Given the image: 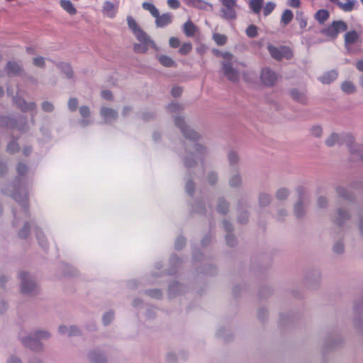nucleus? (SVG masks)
<instances>
[{
	"label": "nucleus",
	"mask_w": 363,
	"mask_h": 363,
	"mask_svg": "<svg viewBox=\"0 0 363 363\" xmlns=\"http://www.w3.org/2000/svg\"><path fill=\"white\" fill-rule=\"evenodd\" d=\"M359 38V35L355 30H351L345 35V45L348 48V45L354 44Z\"/></svg>",
	"instance_id": "obj_19"
},
{
	"label": "nucleus",
	"mask_w": 363,
	"mask_h": 363,
	"mask_svg": "<svg viewBox=\"0 0 363 363\" xmlns=\"http://www.w3.org/2000/svg\"><path fill=\"white\" fill-rule=\"evenodd\" d=\"M347 29L346 23L342 21H335L331 25L322 30V33L328 37L336 38L340 32Z\"/></svg>",
	"instance_id": "obj_8"
},
{
	"label": "nucleus",
	"mask_w": 363,
	"mask_h": 363,
	"mask_svg": "<svg viewBox=\"0 0 363 363\" xmlns=\"http://www.w3.org/2000/svg\"><path fill=\"white\" fill-rule=\"evenodd\" d=\"M223 60L222 65V73L230 82H237L240 79V73L238 70L233 66V55L225 52L221 53Z\"/></svg>",
	"instance_id": "obj_3"
},
{
	"label": "nucleus",
	"mask_w": 363,
	"mask_h": 363,
	"mask_svg": "<svg viewBox=\"0 0 363 363\" xmlns=\"http://www.w3.org/2000/svg\"><path fill=\"white\" fill-rule=\"evenodd\" d=\"M267 49L271 56L277 60H281L284 58L289 60L293 57L291 50L286 46L276 47L269 45Z\"/></svg>",
	"instance_id": "obj_7"
},
{
	"label": "nucleus",
	"mask_w": 363,
	"mask_h": 363,
	"mask_svg": "<svg viewBox=\"0 0 363 363\" xmlns=\"http://www.w3.org/2000/svg\"><path fill=\"white\" fill-rule=\"evenodd\" d=\"M142 6L145 10L148 11L153 17L155 18L158 16L159 11L153 4L149 2H143Z\"/></svg>",
	"instance_id": "obj_32"
},
{
	"label": "nucleus",
	"mask_w": 363,
	"mask_h": 363,
	"mask_svg": "<svg viewBox=\"0 0 363 363\" xmlns=\"http://www.w3.org/2000/svg\"><path fill=\"white\" fill-rule=\"evenodd\" d=\"M341 89L343 92L350 94L354 93L356 91V87L352 82L350 81H345L341 84Z\"/></svg>",
	"instance_id": "obj_29"
},
{
	"label": "nucleus",
	"mask_w": 363,
	"mask_h": 363,
	"mask_svg": "<svg viewBox=\"0 0 363 363\" xmlns=\"http://www.w3.org/2000/svg\"><path fill=\"white\" fill-rule=\"evenodd\" d=\"M350 218L349 213L346 211V210L343 208H339L337 210V217L336 218V223L338 225H342L345 220H347Z\"/></svg>",
	"instance_id": "obj_28"
},
{
	"label": "nucleus",
	"mask_w": 363,
	"mask_h": 363,
	"mask_svg": "<svg viewBox=\"0 0 363 363\" xmlns=\"http://www.w3.org/2000/svg\"><path fill=\"white\" fill-rule=\"evenodd\" d=\"M114 314L113 312H107L103 315V323L105 325H108L113 319Z\"/></svg>",
	"instance_id": "obj_51"
},
{
	"label": "nucleus",
	"mask_w": 363,
	"mask_h": 363,
	"mask_svg": "<svg viewBox=\"0 0 363 363\" xmlns=\"http://www.w3.org/2000/svg\"><path fill=\"white\" fill-rule=\"evenodd\" d=\"M229 208V205L228 202L223 198H220L218 200V205L216 207V210L218 213L225 214L228 212Z\"/></svg>",
	"instance_id": "obj_27"
},
{
	"label": "nucleus",
	"mask_w": 363,
	"mask_h": 363,
	"mask_svg": "<svg viewBox=\"0 0 363 363\" xmlns=\"http://www.w3.org/2000/svg\"><path fill=\"white\" fill-rule=\"evenodd\" d=\"M357 4L356 0H347L346 3H338V6L345 12H350L354 9Z\"/></svg>",
	"instance_id": "obj_24"
},
{
	"label": "nucleus",
	"mask_w": 363,
	"mask_h": 363,
	"mask_svg": "<svg viewBox=\"0 0 363 363\" xmlns=\"http://www.w3.org/2000/svg\"><path fill=\"white\" fill-rule=\"evenodd\" d=\"M104 13L109 18H113L116 13L115 5L111 1H105L103 6Z\"/></svg>",
	"instance_id": "obj_18"
},
{
	"label": "nucleus",
	"mask_w": 363,
	"mask_h": 363,
	"mask_svg": "<svg viewBox=\"0 0 363 363\" xmlns=\"http://www.w3.org/2000/svg\"><path fill=\"white\" fill-rule=\"evenodd\" d=\"M223 8L221 9V16L226 20H233L236 18V0H220Z\"/></svg>",
	"instance_id": "obj_9"
},
{
	"label": "nucleus",
	"mask_w": 363,
	"mask_h": 363,
	"mask_svg": "<svg viewBox=\"0 0 363 363\" xmlns=\"http://www.w3.org/2000/svg\"><path fill=\"white\" fill-rule=\"evenodd\" d=\"M79 113L84 118H87L90 116V109L87 106H82L79 108Z\"/></svg>",
	"instance_id": "obj_53"
},
{
	"label": "nucleus",
	"mask_w": 363,
	"mask_h": 363,
	"mask_svg": "<svg viewBox=\"0 0 363 363\" xmlns=\"http://www.w3.org/2000/svg\"><path fill=\"white\" fill-rule=\"evenodd\" d=\"M337 72L335 70H330L325 72L323 75L319 77L320 82L325 84H328L335 81L337 77Z\"/></svg>",
	"instance_id": "obj_16"
},
{
	"label": "nucleus",
	"mask_w": 363,
	"mask_h": 363,
	"mask_svg": "<svg viewBox=\"0 0 363 363\" xmlns=\"http://www.w3.org/2000/svg\"><path fill=\"white\" fill-rule=\"evenodd\" d=\"M207 180L209 184H213L217 182L218 176L215 172H211L207 177Z\"/></svg>",
	"instance_id": "obj_61"
},
{
	"label": "nucleus",
	"mask_w": 363,
	"mask_h": 363,
	"mask_svg": "<svg viewBox=\"0 0 363 363\" xmlns=\"http://www.w3.org/2000/svg\"><path fill=\"white\" fill-rule=\"evenodd\" d=\"M294 14L291 11L286 9L285 10L281 18V21L283 23L285 26L288 25L293 19Z\"/></svg>",
	"instance_id": "obj_35"
},
{
	"label": "nucleus",
	"mask_w": 363,
	"mask_h": 363,
	"mask_svg": "<svg viewBox=\"0 0 363 363\" xmlns=\"http://www.w3.org/2000/svg\"><path fill=\"white\" fill-rule=\"evenodd\" d=\"M290 96L294 101L301 104H306L307 103L308 98L306 92L303 91H301L298 89H292L290 91Z\"/></svg>",
	"instance_id": "obj_15"
},
{
	"label": "nucleus",
	"mask_w": 363,
	"mask_h": 363,
	"mask_svg": "<svg viewBox=\"0 0 363 363\" xmlns=\"http://www.w3.org/2000/svg\"><path fill=\"white\" fill-rule=\"evenodd\" d=\"M33 64L37 67L44 68L45 66V58L41 56L35 57L33 59Z\"/></svg>",
	"instance_id": "obj_42"
},
{
	"label": "nucleus",
	"mask_w": 363,
	"mask_h": 363,
	"mask_svg": "<svg viewBox=\"0 0 363 363\" xmlns=\"http://www.w3.org/2000/svg\"><path fill=\"white\" fill-rule=\"evenodd\" d=\"M12 190L2 189L3 194L13 197L21 206L20 215H22L24 218L28 217V209L26 205L28 195L26 186L19 182L18 183V186H12Z\"/></svg>",
	"instance_id": "obj_2"
},
{
	"label": "nucleus",
	"mask_w": 363,
	"mask_h": 363,
	"mask_svg": "<svg viewBox=\"0 0 363 363\" xmlns=\"http://www.w3.org/2000/svg\"><path fill=\"white\" fill-rule=\"evenodd\" d=\"M276 4L274 2H267L263 9V14L265 16H269L274 9Z\"/></svg>",
	"instance_id": "obj_40"
},
{
	"label": "nucleus",
	"mask_w": 363,
	"mask_h": 363,
	"mask_svg": "<svg viewBox=\"0 0 363 363\" xmlns=\"http://www.w3.org/2000/svg\"><path fill=\"white\" fill-rule=\"evenodd\" d=\"M242 179L239 174L232 176L229 180V184L231 187H238L241 184Z\"/></svg>",
	"instance_id": "obj_38"
},
{
	"label": "nucleus",
	"mask_w": 363,
	"mask_h": 363,
	"mask_svg": "<svg viewBox=\"0 0 363 363\" xmlns=\"http://www.w3.org/2000/svg\"><path fill=\"white\" fill-rule=\"evenodd\" d=\"M6 363H23V362L18 357L12 354L7 358Z\"/></svg>",
	"instance_id": "obj_58"
},
{
	"label": "nucleus",
	"mask_w": 363,
	"mask_h": 363,
	"mask_svg": "<svg viewBox=\"0 0 363 363\" xmlns=\"http://www.w3.org/2000/svg\"><path fill=\"white\" fill-rule=\"evenodd\" d=\"M246 34L250 38H255L257 36V27L255 25H250L246 29Z\"/></svg>",
	"instance_id": "obj_41"
},
{
	"label": "nucleus",
	"mask_w": 363,
	"mask_h": 363,
	"mask_svg": "<svg viewBox=\"0 0 363 363\" xmlns=\"http://www.w3.org/2000/svg\"><path fill=\"white\" fill-rule=\"evenodd\" d=\"M136 39L140 42L133 45V50L136 53H145L150 47L157 48L154 41L143 30L135 35Z\"/></svg>",
	"instance_id": "obj_4"
},
{
	"label": "nucleus",
	"mask_w": 363,
	"mask_h": 363,
	"mask_svg": "<svg viewBox=\"0 0 363 363\" xmlns=\"http://www.w3.org/2000/svg\"><path fill=\"white\" fill-rule=\"evenodd\" d=\"M228 161L231 166H233L236 164H238L239 161V157L235 152H230L228 153Z\"/></svg>",
	"instance_id": "obj_46"
},
{
	"label": "nucleus",
	"mask_w": 363,
	"mask_h": 363,
	"mask_svg": "<svg viewBox=\"0 0 363 363\" xmlns=\"http://www.w3.org/2000/svg\"><path fill=\"white\" fill-rule=\"evenodd\" d=\"M67 106L71 111H75L78 106V100L76 98H70L68 101Z\"/></svg>",
	"instance_id": "obj_49"
},
{
	"label": "nucleus",
	"mask_w": 363,
	"mask_h": 363,
	"mask_svg": "<svg viewBox=\"0 0 363 363\" xmlns=\"http://www.w3.org/2000/svg\"><path fill=\"white\" fill-rule=\"evenodd\" d=\"M213 38L218 45H223L225 44L227 40V37L225 35L220 33L213 34Z\"/></svg>",
	"instance_id": "obj_39"
},
{
	"label": "nucleus",
	"mask_w": 363,
	"mask_h": 363,
	"mask_svg": "<svg viewBox=\"0 0 363 363\" xmlns=\"http://www.w3.org/2000/svg\"><path fill=\"white\" fill-rule=\"evenodd\" d=\"M182 109H183V106L177 103H172V104H169L167 106V110L172 113L178 112Z\"/></svg>",
	"instance_id": "obj_48"
},
{
	"label": "nucleus",
	"mask_w": 363,
	"mask_h": 363,
	"mask_svg": "<svg viewBox=\"0 0 363 363\" xmlns=\"http://www.w3.org/2000/svg\"><path fill=\"white\" fill-rule=\"evenodd\" d=\"M36 236H37V238L38 240V242H39V244L43 247H47V242L46 240H45L43 239V235L42 234L41 232H40L39 230H38L36 232Z\"/></svg>",
	"instance_id": "obj_57"
},
{
	"label": "nucleus",
	"mask_w": 363,
	"mask_h": 363,
	"mask_svg": "<svg viewBox=\"0 0 363 363\" xmlns=\"http://www.w3.org/2000/svg\"><path fill=\"white\" fill-rule=\"evenodd\" d=\"M198 4H195V7H197V8H199V9H206L208 6H209L211 9L213 8L212 5L207 3V2H205L202 0H199V2L197 3Z\"/></svg>",
	"instance_id": "obj_62"
},
{
	"label": "nucleus",
	"mask_w": 363,
	"mask_h": 363,
	"mask_svg": "<svg viewBox=\"0 0 363 363\" xmlns=\"http://www.w3.org/2000/svg\"><path fill=\"white\" fill-rule=\"evenodd\" d=\"M261 82L267 86H272L277 81V74L269 68H264L261 72Z\"/></svg>",
	"instance_id": "obj_11"
},
{
	"label": "nucleus",
	"mask_w": 363,
	"mask_h": 363,
	"mask_svg": "<svg viewBox=\"0 0 363 363\" xmlns=\"http://www.w3.org/2000/svg\"><path fill=\"white\" fill-rule=\"evenodd\" d=\"M158 60L161 65L166 67H174L177 66L176 62L167 55H160L158 57Z\"/></svg>",
	"instance_id": "obj_21"
},
{
	"label": "nucleus",
	"mask_w": 363,
	"mask_h": 363,
	"mask_svg": "<svg viewBox=\"0 0 363 363\" xmlns=\"http://www.w3.org/2000/svg\"><path fill=\"white\" fill-rule=\"evenodd\" d=\"M100 115L104 122L108 123L115 121L118 118L117 111L106 106H102L101 108Z\"/></svg>",
	"instance_id": "obj_12"
},
{
	"label": "nucleus",
	"mask_w": 363,
	"mask_h": 363,
	"mask_svg": "<svg viewBox=\"0 0 363 363\" xmlns=\"http://www.w3.org/2000/svg\"><path fill=\"white\" fill-rule=\"evenodd\" d=\"M19 150L18 143L15 141L10 142L7 145V150L11 153H14Z\"/></svg>",
	"instance_id": "obj_52"
},
{
	"label": "nucleus",
	"mask_w": 363,
	"mask_h": 363,
	"mask_svg": "<svg viewBox=\"0 0 363 363\" xmlns=\"http://www.w3.org/2000/svg\"><path fill=\"white\" fill-rule=\"evenodd\" d=\"M29 233V225L27 223H24L23 228L18 232V236L21 238H26Z\"/></svg>",
	"instance_id": "obj_54"
},
{
	"label": "nucleus",
	"mask_w": 363,
	"mask_h": 363,
	"mask_svg": "<svg viewBox=\"0 0 363 363\" xmlns=\"http://www.w3.org/2000/svg\"><path fill=\"white\" fill-rule=\"evenodd\" d=\"M43 111L45 112H52L54 110V105L48 101H45L41 104Z\"/></svg>",
	"instance_id": "obj_50"
},
{
	"label": "nucleus",
	"mask_w": 363,
	"mask_h": 363,
	"mask_svg": "<svg viewBox=\"0 0 363 363\" xmlns=\"http://www.w3.org/2000/svg\"><path fill=\"white\" fill-rule=\"evenodd\" d=\"M329 18V12L325 9L318 10L315 15V20L320 23H323Z\"/></svg>",
	"instance_id": "obj_26"
},
{
	"label": "nucleus",
	"mask_w": 363,
	"mask_h": 363,
	"mask_svg": "<svg viewBox=\"0 0 363 363\" xmlns=\"http://www.w3.org/2000/svg\"><path fill=\"white\" fill-rule=\"evenodd\" d=\"M272 201L271 196L267 193H260L259 195V204L260 206H267Z\"/></svg>",
	"instance_id": "obj_33"
},
{
	"label": "nucleus",
	"mask_w": 363,
	"mask_h": 363,
	"mask_svg": "<svg viewBox=\"0 0 363 363\" xmlns=\"http://www.w3.org/2000/svg\"><path fill=\"white\" fill-rule=\"evenodd\" d=\"M311 134L315 138H320L323 135V129L320 125H314L311 128Z\"/></svg>",
	"instance_id": "obj_44"
},
{
	"label": "nucleus",
	"mask_w": 363,
	"mask_h": 363,
	"mask_svg": "<svg viewBox=\"0 0 363 363\" xmlns=\"http://www.w3.org/2000/svg\"><path fill=\"white\" fill-rule=\"evenodd\" d=\"M6 71L9 75H18L23 72V67L17 62L9 61L6 64Z\"/></svg>",
	"instance_id": "obj_14"
},
{
	"label": "nucleus",
	"mask_w": 363,
	"mask_h": 363,
	"mask_svg": "<svg viewBox=\"0 0 363 363\" xmlns=\"http://www.w3.org/2000/svg\"><path fill=\"white\" fill-rule=\"evenodd\" d=\"M183 29L186 36L192 37L196 33V27L191 21H188L184 24Z\"/></svg>",
	"instance_id": "obj_22"
},
{
	"label": "nucleus",
	"mask_w": 363,
	"mask_h": 363,
	"mask_svg": "<svg viewBox=\"0 0 363 363\" xmlns=\"http://www.w3.org/2000/svg\"><path fill=\"white\" fill-rule=\"evenodd\" d=\"M192 50V45L190 43H184L179 50L181 55H187Z\"/></svg>",
	"instance_id": "obj_45"
},
{
	"label": "nucleus",
	"mask_w": 363,
	"mask_h": 363,
	"mask_svg": "<svg viewBox=\"0 0 363 363\" xmlns=\"http://www.w3.org/2000/svg\"><path fill=\"white\" fill-rule=\"evenodd\" d=\"M226 242L229 246H233L235 243V238L233 235L228 233L225 237Z\"/></svg>",
	"instance_id": "obj_63"
},
{
	"label": "nucleus",
	"mask_w": 363,
	"mask_h": 363,
	"mask_svg": "<svg viewBox=\"0 0 363 363\" xmlns=\"http://www.w3.org/2000/svg\"><path fill=\"white\" fill-rule=\"evenodd\" d=\"M80 334V331L79 328H77L76 326H69V334L68 336H76Z\"/></svg>",
	"instance_id": "obj_59"
},
{
	"label": "nucleus",
	"mask_w": 363,
	"mask_h": 363,
	"mask_svg": "<svg viewBox=\"0 0 363 363\" xmlns=\"http://www.w3.org/2000/svg\"><path fill=\"white\" fill-rule=\"evenodd\" d=\"M333 251L335 253L341 254L344 251V245L341 242H336L333 246Z\"/></svg>",
	"instance_id": "obj_55"
},
{
	"label": "nucleus",
	"mask_w": 363,
	"mask_h": 363,
	"mask_svg": "<svg viewBox=\"0 0 363 363\" xmlns=\"http://www.w3.org/2000/svg\"><path fill=\"white\" fill-rule=\"evenodd\" d=\"M127 23L128 28L132 30L134 35H136L143 30V29L138 25L137 22L132 16L127 17Z\"/></svg>",
	"instance_id": "obj_23"
},
{
	"label": "nucleus",
	"mask_w": 363,
	"mask_h": 363,
	"mask_svg": "<svg viewBox=\"0 0 363 363\" xmlns=\"http://www.w3.org/2000/svg\"><path fill=\"white\" fill-rule=\"evenodd\" d=\"M21 292L24 294L33 295L37 294L38 286L33 277L25 272L19 273Z\"/></svg>",
	"instance_id": "obj_5"
},
{
	"label": "nucleus",
	"mask_w": 363,
	"mask_h": 363,
	"mask_svg": "<svg viewBox=\"0 0 363 363\" xmlns=\"http://www.w3.org/2000/svg\"><path fill=\"white\" fill-rule=\"evenodd\" d=\"M18 106L24 112L33 111L36 108V104L35 102L27 103L23 100L18 102Z\"/></svg>",
	"instance_id": "obj_30"
},
{
	"label": "nucleus",
	"mask_w": 363,
	"mask_h": 363,
	"mask_svg": "<svg viewBox=\"0 0 363 363\" xmlns=\"http://www.w3.org/2000/svg\"><path fill=\"white\" fill-rule=\"evenodd\" d=\"M33 333L40 341L41 340H48L50 337V333L48 330H37Z\"/></svg>",
	"instance_id": "obj_37"
},
{
	"label": "nucleus",
	"mask_w": 363,
	"mask_h": 363,
	"mask_svg": "<svg viewBox=\"0 0 363 363\" xmlns=\"http://www.w3.org/2000/svg\"><path fill=\"white\" fill-rule=\"evenodd\" d=\"M57 67L64 72L67 78L71 79L72 77L73 71L69 65L61 62L57 65Z\"/></svg>",
	"instance_id": "obj_31"
},
{
	"label": "nucleus",
	"mask_w": 363,
	"mask_h": 363,
	"mask_svg": "<svg viewBox=\"0 0 363 363\" xmlns=\"http://www.w3.org/2000/svg\"><path fill=\"white\" fill-rule=\"evenodd\" d=\"M353 143L354 138L352 135L349 134L340 135L335 133L330 134L325 141L328 147H333L335 145H342L344 143L350 147Z\"/></svg>",
	"instance_id": "obj_6"
},
{
	"label": "nucleus",
	"mask_w": 363,
	"mask_h": 363,
	"mask_svg": "<svg viewBox=\"0 0 363 363\" xmlns=\"http://www.w3.org/2000/svg\"><path fill=\"white\" fill-rule=\"evenodd\" d=\"M2 123H5L6 126L8 128H18L16 122L13 119L8 117H4L2 118Z\"/></svg>",
	"instance_id": "obj_47"
},
{
	"label": "nucleus",
	"mask_w": 363,
	"mask_h": 363,
	"mask_svg": "<svg viewBox=\"0 0 363 363\" xmlns=\"http://www.w3.org/2000/svg\"><path fill=\"white\" fill-rule=\"evenodd\" d=\"M60 4L69 15H75L77 13V9L69 0H60Z\"/></svg>",
	"instance_id": "obj_20"
},
{
	"label": "nucleus",
	"mask_w": 363,
	"mask_h": 363,
	"mask_svg": "<svg viewBox=\"0 0 363 363\" xmlns=\"http://www.w3.org/2000/svg\"><path fill=\"white\" fill-rule=\"evenodd\" d=\"M21 343L26 347L34 351H42L43 345L35 337L34 333L21 337Z\"/></svg>",
	"instance_id": "obj_10"
},
{
	"label": "nucleus",
	"mask_w": 363,
	"mask_h": 363,
	"mask_svg": "<svg viewBox=\"0 0 363 363\" xmlns=\"http://www.w3.org/2000/svg\"><path fill=\"white\" fill-rule=\"evenodd\" d=\"M27 166L23 163H19L17 166V172L20 175H23L27 172Z\"/></svg>",
	"instance_id": "obj_60"
},
{
	"label": "nucleus",
	"mask_w": 363,
	"mask_h": 363,
	"mask_svg": "<svg viewBox=\"0 0 363 363\" xmlns=\"http://www.w3.org/2000/svg\"><path fill=\"white\" fill-rule=\"evenodd\" d=\"M89 360L91 363H106V358L104 354L99 350H94L88 354Z\"/></svg>",
	"instance_id": "obj_13"
},
{
	"label": "nucleus",
	"mask_w": 363,
	"mask_h": 363,
	"mask_svg": "<svg viewBox=\"0 0 363 363\" xmlns=\"http://www.w3.org/2000/svg\"><path fill=\"white\" fill-rule=\"evenodd\" d=\"M264 0H250L249 6L250 9L256 14L260 13L261 9L263 6Z\"/></svg>",
	"instance_id": "obj_25"
},
{
	"label": "nucleus",
	"mask_w": 363,
	"mask_h": 363,
	"mask_svg": "<svg viewBox=\"0 0 363 363\" xmlns=\"http://www.w3.org/2000/svg\"><path fill=\"white\" fill-rule=\"evenodd\" d=\"M169 46L176 48L180 45V40L176 37H171L169 40Z\"/></svg>",
	"instance_id": "obj_56"
},
{
	"label": "nucleus",
	"mask_w": 363,
	"mask_h": 363,
	"mask_svg": "<svg viewBox=\"0 0 363 363\" xmlns=\"http://www.w3.org/2000/svg\"><path fill=\"white\" fill-rule=\"evenodd\" d=\"M194 183L191 181H188L185 185L186 191L189 194H192L193 191H194Z\"/></svg>",
	"instance_id": "obj_64"
},
{
	"label": "nucleus",
	"mask_w": 363,
	"mask_h": 363,
	"mask_svg": "<svg viewBox=\"0 0 363 363\" xmlns=\"http://www.w3.org/2000/svg\"><path fill=\"white\" fill-rule=\"evenodd\" d=\"M289 194V191L286 188H280L276 193V198L278 200H285Z\"/></svg>",
	"instance_id": "obj_36"
},
{
	"label": "nucleus",
	"mask_w": 363,
	"mask_h": 363,
	"mask_svg": "<svg viewBox=\"0 0 363 363\" xmlns=\"http://www.w3.org/2000/svg\"><path fill=\"white\" fill-rule=\"evenodd\" d=\"M337 193L342 199H351L350 194L344 187H341V186L338 187L337 189Z\"/></svg>",
	"instance_id": "obj_43"
},
{
	"label": "nucleus",
	"mask_w": 363,
	"mask_h": 363,
	"mask_svg": "<svg viewBox=\"0 0 363 363\" xmlns=\"http://www.w3.org/2000/svg\"><path fill=\"white\" fill-rule=\"evenodd\" d=\"M294 213L297 217H301L305 213V206L303 201L300 200L294 204Z\"/></svg>",
	"instance_id": "obj_34"
},
{
	"label": "nucleus",
	"mask_w": 363,
	"mask_h": 363,
	"mask_svg": "<svg viewBox=\"0 0 363 363\" xmlns=\"http://www.w3.org/2000/svg\"><path fill=\"white\" fill-rule=\"evenodd\" d=\"M155 23L157 27H164L172 22V15L169 13H164L162 16L158 13V16L155 17Z\"/></svg>",
	"instance_id": "obj_17"
},
{
	"label": "nucleus",
	"mask_w": 363,
	"mask_h": 363,
	"mask_svg": "<svg viewBox=\"0 0 363 363\" xmlns=\"http://www.w3.org/2000/svg\"><path fill=\"white\" fill-rule=\"evenodd\" d=\"M175 125L180 128L184 136L189 141L185 144L186 153L184 157V163L186 168L194 167L198 162H202L207 155V149L195 141L199 135L197 133L189 128L185 123L184 120L181 117H176L174 119Z\"/></svg>",
	"instance_id": "obj_1"
}]
</instances>
